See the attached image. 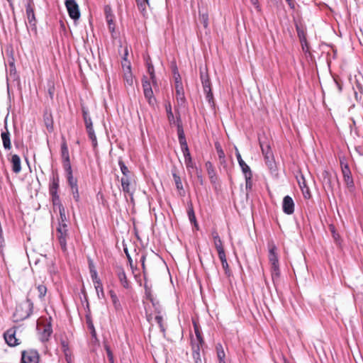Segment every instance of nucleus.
Returning <instances> with one entry per match:
<instances>
[{
    "label": "nucleus",
    "instance_id": "obj_52",
    "mask_svg": "<svg viewBox=\"0 0 363 363\" xmlns=\"http://www.w3.org/2000/svg\"><path fill=\"white\" fill-rule=\"evenodd\" d=\"M298 182L301 189L308 187L306 184L305 178L303 177H301V179L298 180Z\"/></svg>",
    "mask_w": 363,
    "mask_h": 363
},
{
    "label": "nucleus",
    "instance_id": "obj_27",
    "mask_svg": "<svg viewBox=\"0 0 363 363\" xmlns=\"http://www.w3.org/2000/svg\"><path fill=\"white\" fill-rule=\"evenodd\" d=\"M264 157L267 167L270 169H273L275 167V164L272 152H267Z\"/></svg>",
    "mask_w": 363,
    "mask_h": 363
},
{
    "label": "nucleus",
    "instance_id": "obj_15",
    "mask_svg": "<svg viewBox=\"0 0 363 363\" xmlns=\"http://www.w3.org/2000/svg\"><path fill=\"white\" fill-rule=\"evenodd\" d=\"M200 77L203 85V91L208 89H211L208 74L204 69H200Z\"/></svg>",
    "mask_w": 363,
    "mask_h": 363
},
{
    "label": "nucleus",
    "instance_id": "obj_40",
    "mask_svg": "<svg viewBox=\"0 0 363 363\" xmlns=\"http://www.w3.org/2000/svg\"><path fill=\"white\" fill-rule=\"evenodd\" d=\"M67 174V179L69 185L71 186L72 190H74V188L77 187V181L74 179L72 176V172H69Z\"/></svg>",
    "mask_w": 363,
    "mask_h": 363
},
{
    "label": "nucleus",
    "instance_id": "obj_39",
    "mask_svg": "<svg viewBox=\"0 0 363 363\" xmlns=\"http://www.w3.org/2000/svg\"><path fill=\"white\" fill-rule=\"evenodd\" d=\"M118 164L120 166L121 172L123 174V177H129L128 174H129L130 172L128 170V168L125 166V164L121 160H119Z\"/></svg>",
    "mask_w": 363,
    "mask_h": 363
},
{
    "label": "nucleus",
    "instance_id": "obj_31",
    "mask_svg": "<svg viewBox=\"0 0 363 363\" xmlns=\"http://www.w3.org/2000/svg\"><path fill=\"white\" fill-rule=\"evenodd\" d=\"M121 186L123 188V191L125 193L130 194V177H123L121 178Z\"/></svg>",
    "mask_w": 363,
    "mask_h": 363
},
{
    "label": "nucleus",
    "instance_id": "obj_28",
    "mask_svg": "<svg viewBox=\"0 0 363 363\" xmlns=\"http://www.w3.org/2000/svg\"><path fill=\"white\" fill-rule=\"evenodd\" d=\"M194 331H195V335H196V339L193 338L191 340V344L193 345V342L194 341L196 345L199 344V346H202L203 344V340L201 337V334L199 330V328L196 324H194Z\"/></svg>",
    "mask_w": 363,
    "mask_h": 363
},
{
    "label": "nucleus",
    "instance_id": "obj_16",
    "mask_svg": "<svg viewBox=\"0 0 363 363\" xmlns=\"http://www.w3.org/2000/svg\"><path fill=\"white\" fill-rule=\"evenodd\" d=\"M26 16L28 23L30 26H35L36 20L34 13V10L33 6H31L30 2L28 3L26 6Z\"/></svg>",
    "mask_w": 363,
    "mask_h": 363
},
{
    "label": "nucleus",
    "instance_id": "obj_12",
    "mask_svg": "<svg viewBox=\"0 0 363 363\" xmlns=\"http://www.w3.org/2000/svg\"><path fill=\"white\" fill-rule=\"evenodd\" d=\"M93 283L94 285V288L96 291V294L99 298H104L105 294L104 291V288L102 283L100 280V279L98 277L97 273H93Z\"/></svg>",
    "mask_w": 363,
    "mask_h": 363
},
{
    "label": "nucleus",
    "instance_id": "obj_24",
    "mask_svg": "<svg viewBox=\"0 0 363 363\" xmlns=\"http://www.w3.org/2000/svg\"><path fill=\"white\" fill-rule=\"evenodd\" d=\"M176 89V97L179 104L182 105L185 101V96L183 86L179 84L175 87Z\"/></svg>",
    "mask_w": 363,
    "mask_h": 363
},
{
    "label": "nucleus",
    "instance_id": "obj_41",
    "mask_svg": "<svg viewBox=\"0 0 363 363\" xmlns=\"http://www.w3.org/2000/svg\"><path fill=\"white\" fill-rule=\"evenodd\" d=\"M83 117H84V121L86 127L89 126V125L90 126L91 125H92L91 119L88 112L84 109H83Z\"/></svg>",
    "mask_w": 363,
    "mask_h": 363
},
{
    "label": "nucleus",
    "instance_id": "obj_20",
    "mask_svg": "<svg viewBox=\"0 0 363 363\" xmlns=\"http://www.w3.org/2000/svg\"><path fill=\"white\" fill-rule=\"evenodd\" d=\"M143 94H144L145 98L147 101L149 105L152 108H155L157 106V100H156L155 97L154 96L152 90L145 91H143Z\"/></svg>",
    "mask_w": 363,
    "mask_h": 363
},
{
    "label": "nucleus",
    "instance_id": "obj_29",
    "mask_svg": "<svg viewBox=\"0 0 363 363\" xmlns=\"http://www.w3.org/2000/svg\"><path fill=\"white\" fill-rule=\"evenodd\" d=\"M216 352H217V357L219 360V363H225V352L223 350V346L220 344H218L216 345Z\"/></svg>",
    "mask_w": 363,
    "mask_h": 363
},
{
    "label": "nucleus",
    "instance_id": "obj_47",
    "mask_svg": "<svg viewBox=\"0 0 363 363\" xmlns=\"http://www.w3.org/2000/svg\"><path fill=\"white\" fill-rule=\"evenodd\" d=\"M58 187L57 182H54L52 188L50 189V193L52 195L55 197L56 199L58 200V196H57V189Z\"/></svg>",
    "mask_w": 363,
    "mask_h": 363
},
{
    "label": "nucleus",
    "instance_id": "obj_10",
    "mask_svg": "<svg viewBox=\"0 0 363 363\" xmlns=\"http://www.w3.org/2000/svg\"><path fill=\"white\" fill-rule=\"evenodd\" d=\"M320 178L323 183V187L325 189L333 191V185L332 175L328 171L323 170L320 175Z\"/></svg>",
    "mask_w": 363,
    "mask_h": 363
},
{
    "label": "nucleus",
    "instance_id": "obj_33",
    "mask_svg": "<svg viewBox=\"0 0 363 363\" xmlns=\"http://www.w3.org/2000/svg\"><path fill=\"white\" fill-rule=\"evenodd\" d=\"M206 94V99L208 101V104L212 108L215 107V103L213 99V95L211 91V89H208L203 91Z\"/></svg>",
    "mask_w": 363,
    "mask_h": 363
},
{
    "label": "nucleus",
    "instance_id": "obj_30",
    "mask_svg": "<svg viewBox=\"0 0 363 363\" xmlns=\"http://www.w3.org/2000/svg\"><path fill=\"white\" fill-rule=\"evenodd\" d=\"M118 277L124 288L128 289L129 287L128 281L125 275V273L123 269H119L118 272Z\"/></svg>",
    "mask_w": 363,
    "mask_h": 363
},
{
    "label": "nucleus",
    "instance_id": "obj_19",
    "mask_svg": "<svg viewBox=\"0 0 363 363\" xmlns=\"http://www.w3.org/2000/svg\"><path fill=\"white\" fill-rule=\"evenodd\" d=\"M105 11L108 30L111 33H113L115 30V26L113 23V15L111 13L110 8H106Z\"/></svg>",
    "mask_w": 363,
    "mask_h": 363
},
{
    "label": "nucleus",
    "instance_id": "obj_17",
    "mask_svg": "<svg viewBox=\"0 0 363 363\" xmlns=\"http://www.w3.org/2000/svg\"><path fill=\"white\" fill-rule=\"evenodd\" d=\"M211 235H212L213 243H214V245H215V247H216L217 252L224 250V248L223 246V242H222L218 232L216 230H213L211 233Z\"/></svg>",
    "mask_w": 363,
    "mask_h": 363
},
{
    "label": "nucleus",
    "instance_id": "obj_32",
    "mask_svg": "<svg viewBox=\"0 0 363 363\" xmlns=\"http://www.w3.org/2000/svg\"><path fill=\"white\" fill-rule=\"evenodd\" d=\"M61 154L62 160L69 158L68 147L65 138H62V143L61 145Z\"/></svg>",
    "mask_w": 363,
    "mask_h": 363
},
{
    "label": "nucleus",
    "instance_id": "obj_23",
    "mask_svg": "<svg viewBox=\"0 0 363 363\" xmlns=\"http://www.w3.org/2000/svg\"><path fill=\"white\" fill-rule=\"evenodd\" d=\"M218 257L221 262L222 267L223 269L225 270V272L226 274H228L230 272L229 266L227 262V259L225 253V250L218 252Z\"/></svg>",
    "mask_w": 363,
    "mask_h": 363
},
{
    "label": "nucleus",
    "instance_id": "obj_22",
    "mask_svg": "<svg viewBox=\"0 0 363 363\" xmlns=\"http://www.w3.org/2000/svg\"><path fill=\"white\" fill-rule=\"evenodd\" d=\"M12 169L15 173H19L21 170V159L17 155L11 157Z\"/></svg>",
    "mask_w": 363,
    "mask_h": 363
},
{
    "label": "nucleus",
    "instance_id": "obj_18",
    "mask_svg": "<svg viewBox=\"0 0 363 363\" xmlns=\"http://www.w3.org/2000/svg\"><path fill=\"white\" fill-rule=\"evenodd\" d=\"M202 346H199V344H196L194 342V341L193 342V345H192V350H193V352H192V355H193V358H194V363H203L202 362V359L201 358V354H200V349Z\"/></svg>",
    "mask_w": 363,
    "mask_h": 363
},
{
    "label": "nucleus",
    "instance_id": "obj_36",
    "mask_svg": "<svg viewBox=\"0 0 363 363\" xmlns=\"http://www.w3.org/2000/svg\"><path fill=\"white\" fill-rule=\"evenodd\" d=\"M165 108H166L168 120L170 123H172V121H174V115H173V113L172 111V106H171L170 103H167L165 104Z\"/></svg>",
    "mask_w": 363,
    "mask_h": 363
},
{
    "label": "nucleus",
    "instance_id": "obj_51",
    "mask_svg": "<svg viewBox=\"0 0 363 363\" xmlns=\"http://www.w3.org/2000/svg\"><path fill=\"white\" fill-rule=\"evenodd\" d=\"M147 6H149L148 3H140L138 4V6L142 13H145L146 11Z\"/></svg>",
    "mask_w": 363,
    "mask_h": 363
},
{
    "label": "nucleus",
    "instance_id": "obj_35",
    "mask_svg": "<svg viewBox=\"0 0 363 363\" xmlns=\"http://www.w3.org/2000/svg\"><path fill=\"white\" fill-rule=\"evenodd\" d=\"M109 293H110L111 298V301L113 302V304L116 310H118L121 308V304H120V302L118 299L116 294L113 291H110Z\"/></svg>",
    "mask_w": 363,
    "mask_h": 363
},
{
    "label": "nucleus",
    "instance_id": "obj_34",
    "mask_svg": "<svg viewBox=\"0 0 363 363\" xmlns=\"http://www.w3.org/2000/svg\"><path fill=\"white\" fill-rule=\"evenodd\" d=\"M147 71L150 76V80L152 81V83L153 86H157V80L155 74V70L154 67L152 65L148 64L147 65Z\"/></svg>",
    "mask_w": 363,
    "mask_h": 363
},
{
    "label": "nucleus",
    "instance_id": "obj_13",
    "mask_svg": "<svg viewBox=\"0 0 363 363\" xmlns=\"http://www.w3.org/2000/svg\"><path fill=\"white\" fill-rule=\"evenodd\" d=\"M283 211L285 213L291 215L294 211V203L292 198L289 196H286L283 199L282 203Z\"/></svg>",
    "mask_w": 363,
    "mask_h": 363
},
{
    "label": "nucleus",
    "instance_id": "obj_53",
    "mask_svg": "<svg viewBox=\"0 0 363 363\" xmlns=\"http://www.w3.org/2000/svg\"><path fill=\"white\" fill-rule=\"evenodd\" d=\"M301 190H302L303 196L306 199H309L311 197V194H310V191H309L308 187H306L304 189L303 188V189H301Z\"/></svg>",
    "mask_w": 363,
    "mask_h": 363
},
{
    "label": "nucleus",
    "instance_id": "obj_55",
    "mask_svg": "<svg viewBox=\"0 0 363 363\" xmlns=\"http://www.w3.org/2000/svg\"><path fill=\"white\" fill-rule=\"evenodd\" d=\"M72 194H73V196H74V199H75V201H79V192H78V188L77 187H75L74 188V190H72Z\"/></svg>",
    "mask_w": 363,
    "mask_h": 363
},
{
    "label": "nucleus",
    "instance_id": "obj_9",
    "mask_svg": "<svg viewBox=\"0 0 363 363\" xmlns=\"http://www.w3.org/2000/svg\"><path fill=\"white\" fill-rule=\"evenodd\" d=\"M341 168H342V173L343 176L344 182L346 184V186L349 189H352L354 187V181L352 177L351 171L349 168V166L346 163L341 162Z\"/></svg>",
    "mask_w": 363,
    "mask_h": 363
},
{
    "label": "nucleus",
    "instance_id": "obj_46",
    "mask_svg": "<svg viewBox=\"0 0 363 363\" xmlns=\"http://www.w3.org/2000/svg\"><path fill=\"white\" fill-rule=\"evenodd\" d=\"M173 177H174V180L175 182V184L177 186V188L178 189H183V186H182L180 177L179 176H177L176 174H173Z\"/></svg>",
    "mask_w": 363,
    "mask_h": 363
},
{
    "label": "nucleus",
    "instance_id": "obj_3",
    "mask_svg": "<svg viewBox=\"0 0 363 363\" xmlns=\"http://www.w3.org/2000/svg\"><path fill=\"white\" fill-rule=\"evenodd\" d=\"M178 137L179 141L181 145L182 150L184 157V162L186 165V167H192V160L190 155V152L188 148V145L186 143V140L184 136V133L181 126H178Z\"/></svg>",
    "mask_w": 363,
    "mask_h": 363
},
{
    "label": "nucleus",
    "instance_id": "obj_8",
    "mask_svg": "<svg viewBox=\"0 0 363 363\" xmlns=\"http://www.w3.org/2000/svg\"><path fill=\"white\" fill-rule=\"evenodd\" d=\"M39 354L36 350H28L22 352V363H38Z\"/></svg>",
    "mask_w": 363,
    "mask_h": 363
},
{
    "label": "nucleus",
    "instance_id": "obj_2",
    "mask_svg": "<svg viewBox=\"0 0 363 363\" xmlns=\"http://www.w3.org/2000/svg\"><path fill=\"white\" fill-rule=\"evenodd\" d=\"M277 250V248L273 242L269 244V260L271 264V272L273 280L278 279L280 275Z\"/></svg>",
    "mask_w": 363,
    "mask_h": 363
},
{
    "label": "nucleus",
    "instance_id": "obj_64",
    "mask_svg": "<svg viewBox=\"0 0 363 363\" xmlns=\"http://www.w3.org/2000/svg\"><path fill=\"white\" fill-rule=\"evenodd\" d=\"M127 82L128 84L131 85L132 83H133V79L131 77V75H130L129 77L127 76Z\"/></svg>",
    "mask_w": 363,
    "mask_h": 363
},
{
    "label": "nucleus",
    "instance_id": "obj_43",
    "mask_svg": "<svg viewBox=\"0 0 363 363\" xmlns=\"http://www.w3.org/2000/svg\"><path fill=\"white\" fill-rule=\"evenodd\" d=\"M143 91H147V90H152L150 82L147 79V78L144 77L143 79Z\"/></svg>",
    "mask_w": 363,
    "mask_h": 363
},
{
    "label": "nucleus",
    "instance_id": "obj_56",
    "mask_svg": "<svg viewBox=\"0 0 363 363\" xmlns=\"http://www.w3.org/2000/svg\"><path fill=\"white\" fill-rule=\"evenodd\" d=\"M86 324L89 329H93V328H94L93 322L89 315L86 316Z\"/></svg>",
    "mask_w": 363,
    "mask_h": 363
},
{
    "label": "nucleus",
    "instance_id": "obj_4",
    "mask_svg": "<svg viewBox=\"0 0 363 363\" xmlns=\"http://www.w3.org/2000/svg\"><path fill=\"white\" fill-rule=\"evenodd\" d=\"M69 237L67 225L60 224L57 228V238L62 250L67 251V240Z\"/></svg>",
    "mask_w": 363,
    "mask_h": 363
},
{
    "label": "nucleus",
    "instance_id": "obj_62",
    "mask_svg": "<svg viewBox=\"0 0 363 363\" xmlns=\"http://www.w3.org/2000/svg\"><path fill=\"white\" fill-rule=\"evenodd\" d=\"M145 256H143L142 258H141V261H142V267H143V273L144 274H145Z\"/></svg>",
    "mask_w": 363,
    "mask_h": 363
},
{
    "label": "nucleus",
    "instance_id": "obj_48",
    "mask_svg": "<svg viewBox=\"0 0 363 363\" xmlns=\"http://www.w3.org/2000/svg\"><path fill=\"white\" fill-rule=\"evenodd\" d=\"M104 347H105L106 351L107 352V355L109 359L110 363H113V353H112L109 346L107 345H105Z\"/></svg>",
    "mask_w": 363,
    "mask_h": 363
},
{
    "label": "nucleus",
    "instance_id": "obj_21",
    "mask_svg": "<svg viewBox=\"0 0 363 363\" xmlns=\"http://www.w3.org/2000/svg\"><path fill=\"white\" fill-rule=\"evenodd\" d=\"M6 131L1 133V139L3 142L4 147L6 150H10L11 147V140H10V133L6 128L5 127Z\"/></svg>",
    "mask_w": 363,
    "mask_h": 363
},
{
    "label": "nucleus",
    "instance_id": "obj_59",
    "mask_svg": "<svg viewBox=\"0 0 363 363\" xmlns=\"http://www.w3.org/2000/svg\"><path fill=\"white\" fill-rule=\"evenodd\" d=\"M202 19L204 27H207L208 26V17L206 15H202Z\"/></svg>",
    "mask_w": 363,
    "mask_h": 363
},
{
    "label": "nucleus",
    "instance_id": "obj_25",
    "mask_svg": "<svg viewBox=\"0 0 363 363\" xmlns=\"http://www.w3.org/2000/svg\"><path fill=\"white\" fill-rule=\"evenodd\" d=\"M45 125L48 130L51 132L53 130V120L50 113L45 112L43 116Z\"/></svg>",
    "mask_w": 363,
    "mask_h": 363
},
{
    "label": "nucleus",
    "instance_id": "obj_14",
    "mask_svg": "<svg viewBox=\"0 0 363 363\" xmlns=\"http://www.w3.org/2000/svg\"><path fill=\"white\" fill-rule=\"evenodd\" d=\"M53 203L55 208H57L60 213V219L58 225H67L66 222L67 221V216H66L65 207L59 201L57 202L56 199H54Z\"/></svg>",
    "mask_w": 363,
    "mask_h": 363
},
{
    "label": "nucleus",
    "instance_id": "obj_61",
    "mask_svg": "<svg viewBox=\"0 0 363 363\" xmlns=\"http://www.w3.org/2000/svg\"><path fill=\"white\" fill-rule=\"evenodd\" d=\"M236 157L239 164H240L242 162H244L239 152H237Z\"/></svg>",
    "mask_w": 363,
    "mask_h": 363
},
{
    "label": "nucleus",
    "instance_id": "obj_58",
    "mask_svg": "<svg viewBox=\"0 0 363 363\" xmlns=\"http://www.w3.org/2000/svg\"><path fill=\"white\" fill-rule=\"evenodd\" d=\"M127 55H128V50H125V54H124V57H123L124 63L123 62V66L124 67L125 65H126V63H128L127 68H128V69H130V64L126 60Z\"/></svg>",
    "mask_w": 363,
    "mask_h": 363
},
{
    "label": "nucleus",
    "instance_id": "obj_11",
    "mask_svg": "<svg viewBox=\"0 0 363 363\" xmlns=\"http://www.w3.org/2000/svg\"><path fill=\"white\" fill-rule=\"evenodd\" d=\"M4 339L9 346H16L19 344L18 340L16 337L14 328H10L4 333Z\"/></svg>",
    "mask_w": 363,
    "mask_h": 363
},
{
    "label": "nucleus",
    "instance_id": "obj_7",
    "mask_svg": "<svg viewBox=\"0 0 363 363\" xmlns=\"http://www.w3.org/2000/svg\"><path fill=\"white\" fill-rule=\"evenodd\" d=\"M37 328L39 331L41 341H47L52 332L50 323L41 324L40 322H38Z\"/></svg>",
    "mask_w": 363,
    "mask_h": 363
},
{
    "label": "nucleus",
    "instance_id": "obj_44",
    "mask_svg": "<svg viewBox=\"0 0 363 363\" xmlns=\"http://www.w3.org/2000/svg\"><path fill=\"white\" fill-rule=\"evenodd\" d=\"M155 319L157 323L159 325L161 330L162 332H164L165 328H164V327L163 325V318H162V317L161 315H157L155 316Z\"/></svg>",
    "mask_w": 363,
    "mask_h": 363
},
{
    "label": "nucleus",
    "instance_id": "obj_54",
    "mask_svg": "<svg viewBox=\"0 0 363 363\" xmlns=\"http://www.w3.org/2000/svg\"><path fill=\"white\" fill-rule=\"evenodd\" d=\"M89 269H90V274H91V279L93 280V273H97L96 269H95V267L94 265V264L92 263V262H89Z\"/></svg>",
    "mask_w": 363,
    "mask_h": 363
},
{
    "label": "nucleus",
    "instance_id": "obj_50",
    "mask_svg": "<svg viewBox=\"0 0 363 363\" xmlns=\"http://www.w3.org/2000/svg\"><path fill=\"white\" fill-rule=\"evenodd\" d=\"M250 1L258 12L261 11V7H260L259 3V0H250Z\"/></svg>",
    "mask_w": 363,
    "mask_h": 363
},
{
    "label": "nucleus",
    "instance_id": "obj_45",
    "mask_svg": "<svg viewBox=\"0 0 363 363\" xmlns=\"http://www.w3.org/2000/svg\"><path fill=\"white\" fill-rule=\"evenodd\" d=\"M38 291L39 292V297L43 298L45 296L47 292V288L45 285H39L38 286Z\"/></svg>",
    "mask_w": 363,
    "mask_h": 363
},
{
    "label": "nucleus",
    "instance_id": "obj_1",
    "mask_svg": "<svg viewBox=\"0 0 363 363\" xmlns=\"http://www.w3.org/2000/svg\"><path fill=\"white\" fill-rule=\"evenodd\" d=\"M33 304L28 298L19 303L13 313L15 321H21L28 318L33 312Z\"/></svg>",
    "mask_w": 363,
    "mask_h": 363
},
{
    "label": "nucleus",
    "instance_id": "obj_5",
    "mask_svg": "<svg viewBox=\"0 0 363 363\" xmlns=\"http://www.w3.org/2000/svg\"><path fill=\"white\" fill-rule=\"evenodd\" d=\"M65 6L69 16L74 20H78L80 17L79 6L74 0H66Z\"/></svg>",
    "mask_w": 363,
    "mask_h": 363
},
{
    "label": "nucleus",
    "instance_id": "obj_42",
    "mask_svg": "<svg viewBox=\"0 0 363 363\" xmlns=\"http://www.w3.org/2000/svg\"><path fill=\"white\" fill-rule=\"evenodd\" d=\"M63 165L67 174L69 173V172H72V167L69 158L63 159Z\"/></svg>",
    "mask_w": 363,
    "mask_h": 363
},
{
    "label": "nucleus",
    "instance_id": "obj_38",
    "mask_svg": "<svg viewBox=\"0 0 363 363\" xmlns=\"http://www.w3.org/2000/svg\"><path fill=\"white\" fill-rule=\"evenodd\" d=\"M188 216H189V220L191 221V223H194V225L196 226L197 224H196V216H195L194 211V209H193V207L191 205L189 207V209H188Z\"/></svg>",
    "mask_w": 363,
    "mask_h": 363
},
{
    "label": "nucleus",
    "instance_id": "obj_49",
    "mask_svg": "<svg viewBox=\"0 0 363 363\" xmlns=\"http://www.w3.org/2000/svg\"><path fill=\"white\" fill-rule=\"evenodd\" d=\"M259 143H260V147H261V149H262V154L264 155H265V153L267 152H272L270 147L268 145L264 144L262 142H260Z\"/></svg>",
    "mask_w": 363,
    "mask_h": 363
},
{
    "label": "nucleus",
    "instance_id": "obj_37",
    "mask_svg": "<svg viewBox=\"0 0 363 363\" xmlns=\"http://www.w3.org/2000/svg\"><path fill=\"white\" fill-rule=\"evenodd\" d=\"M216 149L218 153V156L219 157V160H220V162H223L225 160V154L223 150H222L220 145L219 143H216Z\"/></svg>",
    "mask_w": 363,
    "mask_h": 363
},
{
    "label": "nucleus",
    "instance_id": "obj_6",
    "mask_svg": "<svg viewBox=\"0 0 363 363\" xmlns=\"http://www.w3.org/2000/svg\"><path fill=\"white\" fill-rule=\"evenodd\" d=\"M245 179V188L247 191H250L252 187V173L250 167L245 162L239 164Z\"/></svg>",
    "mask_w": 363,
    "mask_h": 363
},
{
    "label": "nucleus",
    "instance_id": "obj_57",
    "mask_svg": "<svg viewBox=\"0 0 363 363\" xmlns=\"http://www.w3.org/2000/svg\"><path fill=\"white\" fill-rule=\"evenodd\" d=\"M174 78H175V87L177 86H178L179 84L180 86H182L180 75L179 74H177V75L174 76Z\"/></svg>",
    "mask_w": 363,
    "mask_h": 363
},
{
    "label": "nucleus",
    "instance_id": "obj_26",
    "mask_svg": "<svg viewBox=\"0 0 363 363\" xmlns=\"http://www.w3.org/2000/svg\"><path fill=\"white\" fill-rule=\"evenodd\" d=\"M86 128L89 138L92 142V145L94 148H96L97 146V139L93 128V125H91L90 126H86Z\"/></svg>",
    "mask_w": 363,
    "mask_h": 363
},
{
    "label": "nucleus",
    "instance_id": "obj_60",
    "mask_svg": "<svg viewBox=\"0 0 363 363\" xmlns=\"http://www.w3.org/2000/svg\"><path fill=\"white\" fill-rule=\"evenodd\" d=\"M286 1L288 3L289 6L291 9H294V7H295L294 0H286Z\"/></svg>",
    "mask_w": 363,
    "mask_h": 363
},
{
    "label": "nucleus",
    "instance_id": "obj_63",
    "mask_svg": "<svg viewBox=\"0 0 363 363\" xmlns=\"http://www.w3.org/2000/svg\"><path fill=\"white\" fill-rule=\"evenodd\" d=\"M9 4L10 8L13 10L14 6H13V0H6Z\"/></svg>",
    "mask_w": 363,
    "mask_h": 363
}]
</instances>
